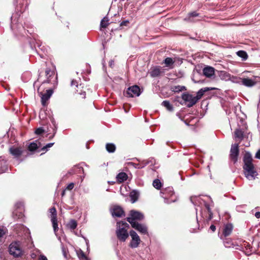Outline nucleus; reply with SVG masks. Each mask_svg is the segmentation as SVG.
Here are the masks:
<instances>
[{
	"mask_svg": "<svg viewBox=\"0 0 260 260\" xmlns=\"http://www.w3.org/2000/svg\"><path fill=\"white\" fill-rule=\"evenodd\" d=\"M162 105L167 108V109L170 111L173 110V107L172 105L170 104V102L168 101H164L162 103Z\"/></svg>",
	"mask_w": 260,
	"mask_h": 260,
	"instance_id": "5701e85b",
	"label": "nucleus"
},
{
	"mask_svg": "<svg viewBox=\"0 0 260 260\" xmlns=\"http://www.w3.org/2000/svg\"><path fill=\"white\" fill-rule=\"evenodd\" d=\"M233 225L231 224H227L225 225L223 230V234L224 236H228L230 235L233 230Z\"/></svg>",
	"mask_w": 260,
	"mask_h": 260,
	"instance_id": "a211bd4d",
	"label": "nucleus"
},
{
	"mask_svg": "<svg viewBox=\"0 0 260 260\" xmlns=\"http://www.w3.org/2000/svg\"><path fill=\"white\" fill-rule=\"evenodd\" d=\"M50 70H47L46 71V74H47V75L49 74V73H50Z\"/></svg>",
	"mask_w": 260,
	"mask_h": 260,
	"instance_id": "37998d69",
	"label": "nucleus"
},
{
	"mask_svg": "<svg viewBox=\"0 0 260 260\" xmlns=\"http://www.w3.org/2000/svg\"><path fill=\"white\" fill-rule=\"evenodd\" d=\"M131 198L133 199V194H131Z\"/></svg>",
	"mask_w": 260,
	"mask_h": 260,
	"instance_id": "09e8293b",
	"label": "nucleus"
},
{
	"mask_svg": "<svg viewBox=\"0 0 260 260\" xmlns=\"http://www.w3.org/2000/svg\"><path fill=\"white\" fill-rule=\"evenodd\" d=\"M162 72L159 67H155L150 69L149 74L152 77H156L160 75Z\"/></svg>",
	"mask_w": 260,
	"mask_h": 260,
	"instance_id": "4468645a",
	"label": "nucleus"
},
{
	"mask_svg": "<svg viewBox=\"0 0 260 260\" xmlns=\"http://www.w3.org/2000/svg\"><path fill=\"white\" fill-rule=\"evenodd\" d=\"M74 186V184L73 183H71L68 185V186L67 187V189L68 190H71L73 188Z\"/></svg>",
	"mask_w": 260,
	"mask_h": 260,
	"instance_id": "c9c22d12",
	"label": "nucleus"
},
{
	"mask_svg": "<svg viewBox=\"0 0 260 260\" xmlns=\"http://www.w3.org/2000/svg\"><path fill=\"white\" fill-rule=\"evenodd\" d=\"M209 90L208 88H204L201 89L198 92L196 96H194L195 98H197V101L199 100H200L202 96L203 95L204 93Z\"/></svg>",
	"mask_w": 260,
	"mask_h": 260,
	"instance_id": "412c9836",
	"label": "nucleus"
},
{
	"mask_svg": "<svg viewBox=\"0 0 260 260\" xmlns=\"http://www.w3.org/2000/svg\"><path fill=\"white\" fill-rule=\"evenodd\" d=\"M78 93L80 94V95H83L82 98H85V92L84 91H83L82 92V90H81V92H79Z\"/></svg>",
	"mask_w": 260,
	"mask_h": 260,
	"instance_id": "79ce46f5",
	"label": "nucleus"
},
{
	"mask_svg": "<svg viewBox=\"0 0 260 260\" xmlns=\"http://www.w3.org/2000/svg\"><path fill=\"white\" fill-rule=\"evenodd\" d=\"M71 86L72 87L75 86V87H77L78 88H82V87H81V85H80L79 86V85H78L77 82L75 80H72V81L71 82Z\"/></svg>",
	"mask_w": 260,
	"mask_h": 260,
	"instance_id": "2f4dec72",
	"label": "nucleus"
},
{
	"mask_svg": "<svg viewBox=\"0 0 260 260\" xmlns=\"http://www.w3.org/2000/svg\"><path fill=\"white\" fill-rule=\"evenodd\" d=\"M129 225L125 222L119 221L117 222L116 234L118 239L121 242H125L128 238L129 233L127 229Z\"/></svg>",
	"mask_w": 260,
	"mask_h": 260,
	"instance_id": "f03ea898",
	"label": "nucleus"
},
{
	"mask_svg": "<svg viewBox=\"0 0 260 260\" xmlns=\"http://www.w3.org/2000/svg\"><path fill=\"white\" fill-rule=\"evenodd\" d=\"M210 228L213 232H214L216 230V227L214 225H211Z\"/></svg>",
	"mask_w": 260,
	"mask_h": 260,
	"instance_id": "ea45409f",
	"label": "nucleus"
},
{
	"mask_svg": "<svg viewBox=\"0 0 260 260\" xmlns=\"http://www.w3.org/2000/svg\"><path fill=\"white\" fill-rule=\"evenodd\" d=\"M50 218L52 223L53 228L54 232H56L58 230V224L57 220V212L56 209L54 207H52L50 209Z\"/></svg>",
	"mask_w": 260,
	"mask_h": 260,
	"instance_id": "423d86ee",
	"label": "nucleus"
},
{
	"mask_svg": "<svg viewBox=\"0 0 260 260\" xmlns=\"http://www.w3.org/2000/svg\"><path fill=\"white\" fill-rule=\"evenodd\" d=\"M208 211H209V212H210V209H209V207H208Z\"/></svg>",
	"mask_w": 260,
	"mask_h": 260,
	"instance_id": "49530a36",
	"label": "nucleus"
},
{
	"mask_svg": "<svg viewBox=\"0 0 260 260\" xmlns=\"http://www.w3.org/2000/svg\"><path fill=\"white\" fill-rule=\"evenodd\" d=\"M123 213L124 212L120 207L115 206L113 207L112 210V214L113 216L121 217L123 215Z\"/></svg>",
	"mask_w": 260,
	"mask_h": 260,
	"instance_id": "ddd939ff",
	"label": "nucleus"
},
{
	"mask_svg": "<svg viewBox=\"0 0 260 260\" xmlns=\"http://www.w3.org/2000/svg\"><path fill=\"white\" fill-rule=\"evenodd\" d=\"M237 54L239 57L242 58L243 60H246L247 58V54L244 51H239L237 52Z\"/></svg>",
	"mask_w": 260,
	"mask_h": 260,
	"instance_id": "a878e982",
	"label": "nucleus"
},
{
	"mask_svg": "<svg viewBox=\"0 0 260 260\" xmlns=\"http://www.w3.org/2000/svg\"><path fill=\"white\" fill-rule=\"evenodd\" d=\"M255 157L258 159H260V149L257 151L255 154Z\"/></svg>",
	"mask_w": 260,
	"mask_h": 260,
	"instance_id": "4c0bfd02",
	"label": "nucleus"
},
{
	"mask_svg": "<svg viewBox=\"0 0 260 260\" xmlns=\"http://www.w3.org/2000/svg\"><path fill=\"white\" fill-rule=\"evenodd\" d=\"M235 136L236 138L241 140L243 137V133L241 130L237 129L235 132Z\"/></svg>",
	"mask_w": 260,
	"mask_h": 260,
	"instance_id": "393cba45",
	"label": "nucleus"
},
{
	"mask_svg": "<svg viewBox=\"0 0 260 260\" xmlns=\"http://www.w3.org/2000/svg\"><path fill=\"white\" fill-rule=\"evenodd\" d=\"M218 76L222 80L228 81L231 79V75L224 71H219Z\"/></svg>",
	"mask_w": 260,
	"mask_h": 260,
	"instance_id": "f3484780",
	"label": "nucleus"
},
{
	"mask_svg": "<svg viewBox=\"0 0 260 260\" xmlns=\"http://www.w3.org/2000/svg\"><path fill=\"white\" fill-rule=\"evenodd\" d=\"M239 154L238 144H234L232 145L231 149V157L235 161L237 160V157Z\"/></svg>",
	"mask_w": 260,
	"mask_h": 260,
	"instance_id": "9b49d317",
	"label": "nucleus"
},
{
	"mask_svg": "<svg viewBox=\"0 0 260 260\" xmlns=\"http://www.w3.org/2000/svg\"><path fill=\"white\" fill-rule=\"evenodd\" d=\"M153 186L156 189H159L161 187V182L158 179H155L153 182Z\"/></svg>",
	"mask_w": 260,
	"mask_h": 260,
	"instance_id": "c756f323",
	"label": "nucleus"
},
{
	"mask_svg": "<svg viewBox=\"0 0 260 260\" xmlns=\"http://www.w3.org/2000/svg\"><path fill=\"white\" fill-rule=\"evenodd\" d=\"M108 19L104 17L101 22V26L103 28H106L108 25Z\"/></svg>",
	"mask_w": 260,
	"mask_h": 260,
	"instance_id": "bb28decb",
	"label": "nucleus"
},
{
	"mask_svg": "<svg viewBox=\"0 0 260 260\" xmlns=\"http://www.w3.org/2000/svg\"><path fill=\"white\" fill-rule=\"evenodd\" d=\"M9 152L15 157H18L22 154L23 151L20 147L13 146L10 148Z\"/></svg>",
	"mask_w": 260,
	"mask_h": 260,
	"instance_id": "f8f14e48",
	"label": "nucleus"
},
{
	"mask_svg": "<svg viewBox=\"0 0 260 260\" xmlns=\"http://www.w3.org/2000/svg\"><path fill=\"white\" fill-rule=\"evenodd\" d=\"M182 98L185 102L187 103V106L188 107H192L197 102V99L195 98L194 96H193L192 95L189 94L183 93L182 95Z\"/></svg>",
	"mask_w": 260,
	"mask_h": 260,
	"instance_id": "0eeeda50",
	"label": "nucleus"
},
{
	"mask_svg": "<svg viewBox=\"0 0 260 260\" xmlns=\"http://www.w3.org/2000/svg\"><path fill=\"white\" fill-rule=\"evenodd\" d=\"M143 215L138 211L132 210L130 212V217H127V221L128 222V220L131 219L133 222H137L136 220H141L143 219Z\"/></svg>",
	"mask_w": 260,
	"mask_h": 260,
	"instance_id": "6e6552de",
	"label": "nucleus"
},
{
	"mask_svg": "<svg viewBox=\"0 0 260 260\" xmlns=\"http://www.w3.org/2000/svg\"><path fill=\"white\" fill-rule=\"evenodd\" d=\"M198 15V14L196 12L191 13L189 14V18H185V20H188L192 21V20L190 19V17H196V16H197Z\"/></svg>",
	"mask_w": 260,
	"mask_h": 260,
	"instance_id": "473e14b6",
	"label": "nucleus"
},
{
	"mask_svg": "<svg viewBox=\"0 0 260 260\" xmlns=\"http://www.w3.org/2000/svg\"><path fill=\"white\" fill-rule=\"evenodd\" d=\"M5 232L3 230H0V238L4 235Z\"/></svg>",
	"mask_w": 260,
	"mask_h": 260,
	"instance_id": "a19ab883",
	"label": "nucleus"
},
{
	"mask_svg": "<svg viewBox=\"0 0 260 260\" xmlns=\"http://www.w3.org/2000/svg\"><path fill=\"white\" fill-rule=\"evenodd\" d=\"M129 235L132 240L129 244V246L132 248L138 247L141 242V239L139 235L133 230L129 232Z\"/></svg>",
	"mask_w": 260,
	"mask_h": 260,
	"instance_id": "20e7f679",
	"label": "nucleus"
},
{
	"mask_svg": "<svg viewBox=\"0 0 260 260\" xmlns=\"http://www.w3.org/2000/svg\"><path fill=\"white\" fill-rule=\"evenodd\" d=\"M113 63V61H111L110 62V66L111 67L112 66Z\"/></svg>",
	"mask_w": 260,
	"mask_h": 260,
	"instance_id": "c03bdc74",
	"label": "nucleus"
},
{
	"mask_svg": "<svg viewBox=\"0 0 260 260\" xmlns=\"http://www.w3.org/2000/svg\"><path fill=\"white\" fill-rule=\"evenodd\" d=\"M77 254H78V257L80 259H86V258L85 254H84V252L83 251H82L81 250H80L77 252Z\"/></svg>",
	"mask_w": 260,
	"mask_h": 260,
	"instance_id": "7c9ffc66",
	"label": "nucleus"
},
{
	"mask_svg": "<svg viewBox=\"0 0 260 260\" xmlns=\"http://www.w3.org/2000/svg\"><path fill=\"white\" fill-rule=\"evenodd\" d=\"M9 252L15 257L20 256L22 254V251L19 242H13L10 245Z\"/></svg>",
	"mask_w": 260,
	"mask_h": 260,
	"instance_id": "7ed1b4c3",
	"label": "nucleus"
},
{
	"mask_svg": "<svg viewBox=\"0 0 260 260\" xmlns=\"http://www.w3.org/2000/svg\"><path fill=\"white\" fill-rule=\"evenodd\" d=\"M126 93L131 97L138 96L140 94V89L137 85L133 86L127 89Z\"/></svg>",
	"mask_w": 260,
	"mask_h": 260,
	"instance_id": "1a4fd4ad",
	"label": "nucleus"
},
{
	"mask_svg": "<svg viewBox=\"0 0 260 260\" xmlns=\"http://www.w3.org/2000/svg\"><path fill=\"white\" fill-rule=\"evenodd\" d=\"M53 144H54L53 143H48V144H47L45 146H44L42 148V150H45V149H48L49 148H50L53 145Z\"/></svg>",
	"mask_w": 260,
	"mask_h": 260,
	"instance_id": "f704fd0d",
	"label": "nucleus"
},
{
	"mask_svg": "<svg viewBox=\"0 0 260 260\" xmlns=\"http://www.w3.org/2000/svg\"><path fill=\"white\" fill-rule=\"evenodd\" d=\"M255 216L257 218H260V212H256L255 213Z\"/></svg>",
	"mask_w": 260,
	"mask_h": 260,
	"instance_id": "58836bf2",
	"label": "nucleus"
},
{
	"mask_svg": "<svg viewBox=\"0 0 260 260\" xmlns=\"http://www.w3.org/2000/svg\"><path fill=\"white\" fill-rule=\"evenodd\" d=\"M128 222L131 224L132 226L138 231L142 234H147L148 229L147 227L143 224L139 223L138 222H134L131 219L128 220Z\"/></svg>",
	"mask_w": 260,
	"mask_h": 260,
	"instance_id": "39448f33",
	"label": "nucleus"
},
{
	"mask_svg": "<svg viewBox=\"0 0 260 260\" xmlns=\"http://www.w3.org/2000/svg\"><path fill=\"white\" fill-rule=\"evenodd\" d=\"M256 82L254 79L249 78H243L242 79V83L245 86L252 87L256 84Z\"/></svg>",
	"mask_w": 260,
	"mask_h": 260,
	"instance_id": "dca6fc26",
	"label": "nucleus"
},
{
	"mask_svg": "<svg viewBox=\"0 0 260 260\" xmlns=\"http://www.w3.org/2000/svg\"><path fill=\"white\" fill-rule=\"evenodd\" d=\"M38 148L37 143L32 142L28 146V150L30 151L36 150Z\"/></svg>",
	"mask_w": 260,
	"mask_h": 260,
	"instance_id": "c85d7f7f",
	"label": "nucleus"
},
{
	"mask_svg": "<svg viewBox=\"0 0 260 260\" xmlns=\"http://www.w3.org/2000/svg\"><path fill=\"white\" fill-rule=\"evenodd\" d=\"M52 93L53 91L51 89L47 90L45 93H40L41 102L43 106L46 105L47 101L50 98Z\"/></svg>",
	"mask_w": 260,
	"mask_h": 260,
	"instance_id": "9d476101",
	"label": "nucleus"
},
{
	"mask_svg": "<svg viewBox=\"0 0 260 260\" xmlns=\"http://www.w3.org/2000/svg\"><path fill=\"white\" fill-rule=\"evenodd\" d=\"M210 218H212V215H211V213H210Z\"/></svg>",
	"mask_w": 260,
	"mask_h": 260,
	"instance_id": "a18cd8bd",
	"label": "nucleus"
},
{
	"mask_svg": "<svg viewBox=\"0 0 260 260\" xmlns=\"http://www.w3.org/2000/svg\"><path fill=\"white\" fill-rule=\"evenodd\" d=\"M214 69L211 67H206L203 69L204 75L208 78L212 76L214 74Z\"/></svg>",
	"mask_w": 260,
	"mask_h": 260,
	"instance_id": "2eb2a0df",
	"label": "nucleus"
},
{
	"mask_svg": "<svg viewBox=\"0 0 260 260\" xmlns=\"http://www.w3.org/2000/svg\"><path fill=\"white\" fill-rule=\"evenodd\" d=\"M116 178H117V181L121 183V182L125 181L127 179V175H126V173L121 172V173H119L117 175Z\"/></svg>",
	"mask_w": 260,
	"mask_h": 260,
	"instance_id": "6ab92c4d",
	"label": "nucleus"
},
{
	"mask_svg": "<svg viewBox=\"0 0 260 260\" xmlns=\"http://www.w3.org/2000/svg\"><path fill=\"white\" fill-rule=\"evenodd\" d=\"M174 62L175 61L171 57H167L164 60V63L166 65V67H169L170 69L173 68Z\"/></svg>",
	"mask_w": 260,
	"mask_h": 260,
	"instance_id": "aec40b11",
	"label": "nucleus"
},
{
	"mask_svg": "<svg viewBox=\"0 0 260 260\" xmlns=\"http://www.w3.org/2000/svg\"><path fill=\"white\" fill-rule=\"evenodd\" d=\"M43 132H44V129L41 127H39V128H37L35 131V133L37 135H40V134H42Z\"/></svg>",
	"mask_w": 260,
	"mask_h": 260,
	"instance_id": "72a5a7b5",
	"label": "nucleus"
},
{
	"mask_svg": "<svg viewBox=\"0 0 260 260\" xmlns=\"http://www.w3.org/2000/svg\"><path fill=\"white\" fill-rule=\"evenodd\" d=\"M77 225V222L75 220H71L68 223V226L72 230H74L76 228Z\"/></svg>",
	"mask_w": 260,
	"mask_h": 260,
	"instance_id": "cd10ccee",
	"label": "nucleus"
},
{
	"mask_svg": "<svg viewBox=\"0 0 260 260\" xmlns=\"http://www.w3.org/2000/svg\"><path fill=\"white\" fill-rule=\"evenodd\" d=\"M243 169L245 177L249 180L255 179L258 174L252 163V158L250 153L246 152L243 158Z\"/></svg>",
	"mask_w": 260,
	"mask_h": 260,
	"instance_id": "f257e3e1",
	"label": "nucleus"
},
{
	"mask_svg": "<svg viewBox=\"0 0 260 260\" xmlns=\"http://www.w3.org/2000/svg\"><path fill=\"white\" fill-rule=\"evenodd\" d=\"M38 260H48V259L45 255H40L38 258Z\"/></svg>",
	"mask_w": 260,
	"mask_h": 260,
	"instance_id": "e433bc0d",
	"label": "nucleus"
},
{
	"mask_svg": "<svg viewBox=\"0 0 260 260\" xmlns=\"http://www.w3.org/2000/svg\"><path fill=\"white\" fill-rule=\"evenodd\" d=\"M136 201L135 200H134L133 201H132V203H134Z\"/></svg>",
	"mask_w": 260,
	"mask_h": 260,
	"instance_id": "de8ad7c7",
	"label": "nucleus"
},
{
	"mask_svg": "<svg viewBox=\"0 0 260 260\" xmlns=\"http://www.w3.org/2000/svg\"><path fill=\"white\" fill-rule=\"evenodd\" d=\"M185 89V86H183L177 85V86H174L172 87V90L174 92H179V91H183Z\"/></svg>",
	"mask_w": 260,
	"mask_h": 260,
	"instance_id": "b1692460",
	"label": "nucleus"
},
{
	"mask_svg": "<svg viewBox=\"0 0 260 260\" xmlns=\"http://www.w3.org/2000/svg\"><path fill=\"white\" fill-rule=\"evenodd\" d=\"M106 148L107 151L110 153L114 152L115 150V145L113 143H108L106 145Z\"/></svg>",
	"mask_w": 260,
	"mask_h": 260,
	"instance_id": "4be33fe9",
	"label": "nucleus"
}]
</instances>
